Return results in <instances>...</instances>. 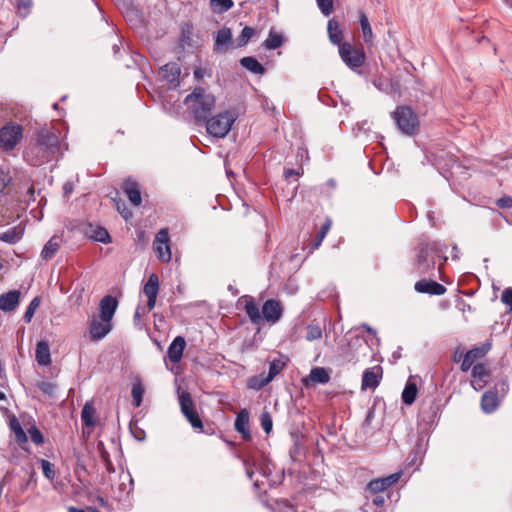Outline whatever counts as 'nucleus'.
<instances>
[{"label": "nucleus", "mask_w": 512, "mask_h": 512, "mask_svg": "<svg viewBox=\"0 0 512 512\" xmlns=\"http://www.w3.org/2000/svg\"><path fill=\"white\" fill-rule=\"evenodd\" d=\"M237 119V114L232 110H225L212 117H208L205 123L206 131L215 138H224L231 130Z\"/></svg>", "instance_id": "5"}, {"label": "nucleus", "mask_w": 512, "mask_h": 512, "mask_svg": "<svg viewBox=\"0 0 512 512\" xmlns=\"http://www.w3.org/2000/svg\"><path fill=\"white\" fill-rule=\"evenodd\" d=\"M20 291L9 290L0 296V310L9 312L14 310L19 304Z\"/></svg>", "instance_id": "23"}, {"label": "nucleus", "mask_w": 512, "mask_h": 512, "mask_svg": "<svg viewBox=\"0 0 512 512\" xmlns=\"http://www.w3.org/2000/svg\"><path fill=\"white\" fill-rule=\"evenodd\" d=\"M84 233L88 238H90L94 241L101 242V243H110L111 242V238H110L108 231L101 226H95L91 223L86 224L84 227Z\"/></svg>", "instance_id": "20"}, {"label": "nucleus", "mask_w": 512, "mask_h": 512, "mask_svg": "<svg viewBox=\"0 0 512 512\" xmlns=\"http://www.w3.org/2000/svg\"><path fill=\"white\" fill-rule=\"evenodd\" d=\"M499 406L498 394L493 391H487L482 395L481 408L485 413L494 412Z\"/></svg>", "instance_id": "25"}, {"label": "nucleus", "mask_w": 512, "mask_h": 512, "mask_svg": "<svg viewBox=\"0 0 512 512\" xmlns=\"http://www.w3.org/2000/svg\"><path fill=\"white\" fill-rule=\"evenodd\" d=\"M271 270H270V273L271 274H276L278 276H280V272L278 271V260L277 258L271 263Z\"/></svg>", "instance_id": "62"}, {"label": "nucleus", "mask_w": 512, "mask_h": 512, "mask_svg": "<svg viewBox=\"0 0 512 512\" xmlns=\"http://www.w3.org/2000/svg\"><path fill=\"white\" fill-rule=\"evenodd\" d=\"M298 175H299V173L296 170H294V169H287V170H285V177L287 179H289L291 177H294V176H298Z\"/></svg>", "instance_id": "64"}, {"label": "nucleus", "mask_w": 512, "mask_h": 512, "mask_svg": "<svg viewBox=\"0 0 512 512\" xmlns=\"http://www.w3.org/2000/svg\"><path fill=\"white\" fill-rule=\"evenodd\" d=\"M143 288H159L158 276L152 273Z\"/></svg>", "instance_id": "55"}, {"label": "nucleus", "mask_w": 512, "mask_h": 512, "mask_svg": "<svg viewBox=\"0 0 512 512\" xmlns=\"http://www.w3.org/2000/svg\"><path fill=\"white\" fill-rule=\"evenodd\" d=\"M188 111L197 123L204 122L215 107L214 95L202 87H196L184 99Z\"/></svg>", "instance_id": "3"}, {"label": "nucleus", "mask_w": 512, "mask_h": 512, "mask_svg": "<svg viewBox=\"0 0 512 512\" xmlns=\"http://www.w3.org/2000/svg\"><path fill=\"white\" fill-rule=\"evenodd\" d=\"M179 405L182 414L185 416V418L191 424V426L195 430H198L199 432H204L203 422L195 410L194 402L189 392L183 391L179 395Z\"/></svg>", "instance_id": "8"}, {"label": "nucleus", "mask_w": 512, "mask_h": 512, "mask_svg": "<svg viewBox=\"0 0 512 512\" xmlns=\"http://www.w3.org/2000/svg\"><path fill=\"white\" fill-rule=\"evenodd\" d=\"M284 43V38L281 34L271 30L268 38L264 42V46L269 50H275L281 47Z\"/></svg>", "instance_id": "36"}, {"label": "nucleus", "mask_w": 512, "mask_h": 512, "mask_svg": "<svg viewBox=\"0 0 512 512\" xmlns=\"http://www.w3.org/2000/svg\"><path fill=\"white\" fill-rule=\"evenodd\" d=\"M491 349V343L485 342L478 347H473L468 350L461 361L460 369L462 372H467L474 366V362L483 358Z\"/></svg>", "instance_id": "11"}, {"label": "nucleus", "mask_w": 512, "mask_h": 512, "mask_svg": "<svg viewBox=\"0 0 512 512\" xmlns=\"http://www.w3.org/2000/svg\"><path fill=\"white\" fill-rule=\"evenodd\" d=\"M373 504H375L378 507H381L385 503V498L382 495L375 494V496L372 499Z\"/></svg>", "instance_id": "60"}, {"label": "nucleus", "mask_w": 512, "mask_h": 512, "mask_svg": "<svg viewBox=\"0 0 512 512\" xmlns=\"http://www.w3.org/2000/svg\"><path fill=\"white\" fill-rule=\"evenodd\" d=\"M446 251L447 246L440 242H420L416 247L415 269L419 274H424L430 269H434L436 259H443V262L447 261Z\"/></svg>", "instance_id": "4"}, {"label": "nucleus", "mask_w": 512, "mask_h": 512, "mask_svg": "<svg viewBox=\"0 0 512 512\" xmlns=\"http://www.w3.org/2000/svg\"><path fill=\"white\" fill-rule=\"evenodd\" d=\"M463 356L464 354L459 349H456L452 354V361L459 363L461 360H463Z\"/></svg>", "instance_id": "61"}, {"label": "nucleus", "mask_w": 512, "mask_h": 512, "mask_svg": "<svg viewBox=\"0 0 512 512\" xmlns=\"http://www.w3.org/2000/svg\"><path fill=\"white\" fill-rule=\"evenodd\" d=\"M36 361L39 365L47 366L51 364L50 347L46 341H39L35 351Z\"/></svg>", "instance_id": "24"}, {"label": "nucleus", "mask_w": 512, "mask_h": 512, "mask_svg": "<svg viewBox=\"0 0 512 512\" xmlns=\"http://www.w3.org/2000/svg\"><path fill=\"white\" fill-rule=\"evenodd\" d=\"M194 77L196 80H201L204 77V70L197 68L194 71Z\"/></svg>", "instance_id": "63"}, {"label": "nucleus", "mask_w": 512, "mask_h": 512, "mask_svg": "<svg viewBox=\"0 0 512 512\" xmlns=\"http://www.w3.org/2000/svg\"><path fill=\"white\" fill-rule=\"evenodd\" d=\"M229 44L233 45L231 29L223 27L216 34L213 49L217 52H226Z\"/></svg>", "instance_id": "21"}, {"label": "nucleus", "mask_w": 512, "mask_h": 512, "mask_svg": "<svg viewBox=\"0 0 512 512\" xmlns=\"http://www.w3.org/2000/svg\"><path fill=\"white\" fill-rule=\"evenodd\" d=\"M322 337V329L319 325H308L306 332V339L308 341H314Z\"/></svg>", "instance_id": "43"}, {"label": "nucleus", "mask_w": 512, "mask_h": 512, "mask_svg": "<svg viewBox=\"0 0 512 512\" xmlns=\"http://www.w3.org/2000/svg\"><path fill=\"white\" fill-rule=\"evenodd\" d=\"M118 304L119 301L117 297L112 295L104 296L99 303V317L104 321H111L116 312Z\"/></svg>", "instance_id": "16"}, {"label": "nucleus", "mask_w": 512, "mask_h": 512, "mask_svg": "<svg viewBox=\"0 0 512 512\" xmlns=\"http://www.w3.org/2000/svg\"><path fill=\"white\" fill-rule=\"evenodd\" d=\"M417 392L418 389L416 383L412 378H409L402 392L403 403L406 405H412L416 400Z\"/></svg>", "instance_id": "29"}, {"label": "nucleus", "mask_w": 512, "mask_h": 512, "mask_svg": "<svg viewBox=\"0 0 512 512\" xmlns=\"http://www.w3.org/2000/svg\"><path fill=\"white\" fill-rule=\"evenodd\" d=\"M359 22L362 30L363 40L366 44L373 42V32L368 17L364 12H359Z\"/></svg>", "instance_id": "32"}, {"label": "nucleus", "mask_w": 512, "mask_h": 512, "mask_svg": "<svg viewBox=\"0 0 512 512\" xmlns=\"http://www.w3.org/2000/svg\"><path fill=\"white\" fill-rule=\"evenodd\" d=\"M392 118L395 120L399 130L406 135H414L419 127V120L414 111L408 106H400L393 113Z\"/></svg>", "instance_id": "6"}, {"label": "nucleus", "mask_w": 512, "mask_h": 512, "mask_svg": "<svg viewBox=\"0 0 512 512\" xmlns=\"http://www.w3.org/2000/svg\"><path fill=\"white\" fill-rule=\"evenodd\" d=\"M186 346L184 337L177 336L171 342L167 350V356L172 363H178L183 357V351Z\"/></svg>", "instance_id": "19"}, {"label": "nucleus", "mask_w": 512, "mask_h": 512, "mask_svg": "<svg viewBox=\"0 0 512 512\" xmlns=\"http://www.w3.org/2000/svg\"><path fill=\"white\" fill-rule=\"evenodd\" d=\"M133 402L136 407H139L142 403L144 389L140 384H134L131 391Z\"/></svg>", "instance_id": "45"}, {"label": "nucleus", "mask_w": 512, "mask_h": 512, "mask_svg": "<svg viewBox=\"0 0 512 512\" xmlns=\"http://www.w3.org/2000/svg\"><path fill=\"white\" fill-rule=\"evenodd\" d=\"M414 288H445V287L435 280L423 278V279L418 280L415 283Z\"/></svg>", "instance_id": "47"}, {"label": "nucleus", "mask_w": 512, "mask_h": 512, "mask_svg": "<svg viewBox=\"0 0 512 512\" xmlns=\"http://www.w3.org/2000/svg\"><path fill=\"white\" fill-rule=\"evenodd\" d=\"M254 29L246 26L242 29L241 34L234 40L233 48H240L245 46L254 35Z\"/></svg>", "instance_id": "37"}, {"label": "nucleus", "mask_w": 512, "mask_h": 512, "mask_svg": "<svg viewBox=\"0 0 512 512\" xmlns=\"http://www.w3.org/2000/svg\"><path fill=\"white\" fill-rule=\"evenodd\" d=\"M96 410L90 402H86L81 411V420L83 424L88 427H94L96 425L95 418Z\"/></svg>", "instance_id": "30"}, {"label": "nucleus", "mask_w": 512, "mask_h": 512, "mask_svg": "<svg viewBox=\"0 0 512 512\" xmlns=\"http://www.w3.org/2000/svg\"><path fill=\"white\" fill-rule=\"evenodd\" d=\"M24 229L20 227H13L5 232L0 233V241L15 244L23 236Z\"/></svg>", "instance_id": "31"}, {"label": "nucleus", "mask_w": 512, "mask_h": 512, "mask_svg": "<svg viewBox=\"0 0 512 512\" xmlns=\"http://www.w3.org/2000/svg\"><path fill=\"white\" fill-rule=\"evenodd\" d=\"M235 430L241 434L243 440H251V432L249 425V411L246 408L241 409L235 419Z\"/></svg>", "instance_id": "18"}, {"label": "nucleus", "mask_w": 512, "mask_h": 512, "mask_svg": "<svg viewBox=\"0 0 512 512\" xmlns=\"http://www.w3.org/2000/svg\"><path fill=\"white\" fill-rule=\"evenodd\" d=\"M11 181L12 177L10 175L9 169L0 167V195L5 194L6 189Z\"/></svg>", "instance_id": "42"}, {"label": "nucleus", "mask_w": 512, "mask_h": 512, "mask_svg": "<svg viewBox=\"0 0 512 512\" xmlns=\"http://www.w3.org/2000/svg\"><path fill=\"white\" fill-rule=\"evenodd\" d=\"M153 248L159 260L164 262H169L171 260L172 255L169 245L168 229H161L156 234L153 242Z\"/></svg>", "instance_id": "10"}, {"label": "nucleus", "mask_w": 512, "mask_h": 512, "mask_svg": "<svg viewBox=\"0 0 512 512\" xmlns=\"http://www.w3.org/2000/svg\"><path fill=\"white\" fill-rule=\"evenodd\" d=\"M97 449L100 452V457L104 461L107 458H110V455L108 451L105 449L104 443L102 441H99L97 444Z\"/></svg>", "instance_id": "57"}, {"label": "nucleus", "mask_w": 512, "mask_h": 512, "mask_svg": "<svg viewBox=\"0 0 512 512\" xmlns=\"http://www.w3.org/2000/svg\"><path fill=\"white\" fill-rule=\"evenodd\" d=\"M59 248H60L59 238L57 236H53L44 245V247L41 251V257L45 260H49L52 257H54V255L59 250Z\"/></svg>", "instance_id": "33"}, {"label": "nucleus", "mask_w": 512, "mask_h": 512, "mask_svg": "<svg viewBox=\"0 0 512 512\" xmlns=\"http://www.w3.org/2000/svg\"><path fill=\"white\" fill-rule=\"evenodd\" d=\"M19 9L29 10L32 6V0H16Z\"/></svg>", "instance_id": "58"}, {"label": "nucleus", "mask_w": 512, "mask_h": 512, "mask_svg": "<svg viewBox=\"0 0 512 512\" xmlns=\"http://www.w3.org/2000/svg\"><path fill=\"white\" fill-rule=\"evenodd\" d=\"M124 190L131 204H133L134 206H139L141 204V192L136 182L127 181L125 183Z\"/></svg>", "instance_id": "28"}, {"label": "nucleus", "mask_w": 512, "mask_h": 512, "mask_svg": "<svg viewBox=\"0 0 512 512\" xmlns=\"http://www.w3.org/2000/svg\"><path fill=\"white\" fill-rule=\"evenodd\" d=\"M59 137L49 129H41L36 142L30 145L24 153L25 160L32 166H41L52 161L59 152Z\"/></svg>", "instance_id": "1"}, {"label": "nucleus", "mask_w": 512, "mask_h": 512, "mask_svg": "<svg viewBox=\"0 0 512 512\" xmlns=\"http://www.w3.org/2000/svg\"><path fill=\"white\" fill-rule=\"evenodd\" d=\"M111 321H104L100 317L94 318L89 324V336L91 341L103 339L112 330Z\"/></svg>", "instance_id": "14"}, {"label": "nucleus", "mask_w": 512, "mask_h": 512, "mask_svg": "<svg viewBox=\"0 0 512 512\" xmlns=\"http://www.w3.org/2000/svg\"><path fill=\"white\" fill-rule=\"evenodd\" d=\"M159 290H142L139 293V303L143 304L144 312L149 313L156 305Z\"/></svg>", "instance_id": "26"}, {"label": "nucleus", "mask_w": 512, "mask_h": 512, "mask_svg": "<svg viewBox=\"0 0 512 512\" xmlns=\"http://www.w3.org/2000/svg\"><path fill=\"white\" fill-rule=\"evenodd\" d=\"M11 428L15 432V436L18 441H26L27 440V436L18 422H15V423L12 422Z\"/></svg>", "instance_id": "51"}, {"label": "nucleus", "mask_w": 512, "mask_h": 512, "mask_svg": "<svg viewBox=\"0 0 512 512\" xmlns=\"http://www.w3.org/2000/svg\"><path fill=\"white\" fill-rule=\"evenodd\" d=\"M210 5L215 13H224L234 5L232 0H210Z\"/></svg>", "instance_id": "39"}, {"label": "nucleus", "mask_w": 512, "mask_h": 512, "mask_svg": "<svg viewBox=\"0 0 512 512\" xmlns=\"http://www.w3.org/2000/svg\"><path fill=\"white\" fill-rule=\"evenodd\" d=\"M39 462L45 477L48 478L49 480H53L56 476L55 470L53 469V465L48 460L45 459H40Z\"/></svg>", "instance_id": "44"}, {"label": "nucleus", "mask_w": 512, "mask_h": 512, "mask_svg": "<svg viewBox=\"0 0 512 512\" xmlns=\"http://www.w3.org/2000/svg\"><path fill=\"white\" fill-rule=\"evenodd\" d=\"M39 305H40V297L36 296L31 300L30 304L28 305V307L24 313L23 320L26 323L31 322L33 315H34L36 309L39 307Z\"/></svg>", "instance_id": "41"}, {"label": "nucleus", "mask_w": 512, "mask_h": 512, "mask_svg": "<svg viewBox=\"0 0 512 512\" xmlns=\"http://www.w3.org/2000/svg\"><path fill=\"white\" fill-rule=\"evenodd\" d=\"M271 380H268V377L265 372L260 373L259 375L253 376L248 381V387L253 390H260L266 385H268Z\"/></svg>", "instance_id": "38"}, {"label": "nucleus", "mask_w": 512, "mask_h": 512, "mask_svg": "<svg viewBox=\"0 0 512 512\" xmlns=\"http://www.w3.org/2000/svg\"><path fill=\"white\" fill-rule=\"evenodd\" d=\"M30 436H31V440L35 444H42L44 442V437H43L42 433L35 427L30 430Z\"/></svg>", "instance_id": "54"}, {"label": "nucleus", "mask_w": 512, "mask_h": 512, "mask_svg": "<svg viewBox=\"0 0 512 512\" xmlns=\"http://www.w3.org/2000/svg\"><path fill=\"white\" fill-rule=\"evenodd\" d=\"M339 55L342 61L352 70L356 71L365 61V54L362 50L354 48L349 43L340 45Z\"/></svg>", "instance_id": "9"}, {"label": "nucleus", "mask_w": 512, "mask_h": 512, "mask_svg": "<svg viewBox=\"0 0 512 512\" xmlns=\"http://www.w3.org/2000/svg\"><path fill=\"white\" fill-rule=\"evenodd\" d=\"M320 11L329 16L333 11V0H316Z\"/></svg>", "instance_id": "50"}, {"label": "nucleus", "mask_w": 512, "mask_h": 512, "mask_svg": "<svg viewBox=\"0 0 512 512\" xmlns=\"http://www.w3.org/2000/svg\"><path fill=\"white\" fill-rule=\"evenodd\" d=\"M147 312H144V306L141 303H138L136 310L133 315V323L136 327L141 328L142 326V318L147 315Z\"/></svg>", "instance_id": "49"}, {"label": "nucleus", "mask_w": 512, "mask_h": 512, "mask_svg": "<svg viewBox=\"0 0 512 512\" xmlns=\"http://www.w3.org/2000/svg\"><path fill=\"white\" fill-rule=\"evenodd\" d=\"M116 206L117 210L120 212V214L125 220H128L132 216V213L128 209H126L125 204L123 202H117Z\"/></svg>", "instance_id": "56"}, {"label": "nucleus", "mask_w": 512, "mask_h": 512, "mask_svg": "<svg viewBox=\"0 0 512 512\" xmlns=\"http://www.w3.org/2000/svg\"><path fill=\"white\" fill-rule=\"evenodd\" d=\"M491 377V371L484 363H477L471 369V386L476 390H482Z\"/></svg>", "instance_id": "12"}, {"label": "nucleus", "mask_w": 512, "mask_h": 512, "mask_svg": "<svg viewBox=\"0 0 512 512\" xmlns=\"http://www.w3.org/2000/svg\"><path fill=\"white\" fill-rule=\"evenodd\" d=\"M22 137V126L9 122L0 129V148L4 151H11L19 144Z\"/></svg>", "instance_id": "7"}, {"label": "nucleus", "mask_w": 512, "mask_h": 512, "mask_svg": "<svg viewBox=\"0 0 512 512\" xmlns=\"http://www.w3.org/2000/svg\"><path fill=\"white\" fill-rule=\"evenodd\" d=\"M284 363L279 359H274L269 364V372L266 374L268 380H273L284 368Z\"/></svg>", "instance_id": "40"}, {"label": "nucleus", "mask_w": 512, "mask_h": 512, "mask_svg": "<svg viewBox=\"0 0 512 512\" xmlns=\"http://www.w3.org/2000/svg\"><path fill=\"white\" fill-rule=\"evenodd\" d=\"M501 301L512 311V290H503Z\"/></svg>", "instance_id": "53"}, {"label": "nucleus", "mask_w": 512, "mask_h": 512, "mask_svg": "<svg viewBox=\"0 0 512 512\" xmlns=\"http://www.w3.org/2000/svg\"><path fill=\"white\" fill-rule=\"evenodd\" d=\"M327 30L330 41L340 48V45L344 44L345 42H342L343 34L338 22L334 19L329 20Z\"/></svg>", "instance_id": "27"}, {"label": "nucleus", "mask_w": 512, "mask_h": 512, "mask_svg": "<svg viewBox=\"0 0 512 512\" xmlns=\"http://www.w3.org/2000/svg\"><path fill=\"white\" fill-rule=\"evenodd\" d=\"M180 72V66L175 62L167 63L160 68L162 77L174 86L179 84Z\"/></svg>", "instance_id": "22"}, {"label": "nucleus", "mask_w": 512, "mask_h": 512, "mask_svg": "<svg viewBox=\"0 0 512 512\" xmlns=\"http://www.w3.org/2000/svg\"><path fill=\"white\" fill-rule=\"evenodd\" d=\"M37 387L41 392L50 396L54 395L56 391V385L50 381H40L37 383Z\"/></svg>", "instance_id": "48"}, {"label": "nucleus", "mask_w": 512, "mask_h": 512, "mask_svg": "<svg viewBox=\"0 0 512 512\" xmlns=\"http://www.w3.org/2000/svg\"><path fill=\"white\" fill-rule=\"evenodd\" d=\"M331 379L330 372L324 367H314L310 370L308 376L303 378L305 386H315L316 384H327Z\"/></svg>", "instance_id": "17"}, {"label": "nucleus", "mask_w": 512, "mask_h": 512, "mask_svg": "<svg viewBox=\"0 0 512 512\" xmlns=\"http://www.w3.org/2000/svg\"><path fill=\"white\" fill-rule=\"evenodd\" d=\"M331 226H332V220L330 218H326L324 223L321 225V228L318 231L315 239L313 240L311 252L316 250V249H318L320 247V245L322 244L324 238L326 237V235L330 231Z\"/></svg>", "instance_id": "35"}, {"label": "nucleus", "mask_w": 512, "mask_h": 512, "mask_svg": "<svg viewBox=\"0 0 512 512\" xmlns=\"http://www.w3.org/2000/svg\"><path fill=\"white\" fill-rule=\"evenodd\" d=\"M400 477L401 472H396L386 477L371 480L367 485V490L372 494H378L395 485Z\"/></svg>", "instance_id": "13"}, {"label": "nucleus", "mask_w": 512, "mask_h": 512, "mask_svg": "<svg viewBox=\"0 0 512 512\" xmlns=\"http://www.w3.org/2000/svg\"><path fill=\"white\" fill-rule=\"evenodd\" d=\"M243 465L245 467L247 477L251 480L253 478L254 471L251 468L250 462L247 459H243Z\"/></svg>", "instance_id": "59"}, {"label": "nucleus", "mask_w": 512, "mask_h": 512, "mask_svg": "<svg viewBox=\"0 0 512 512\" xmlns=\"http://www.w3.org/2000/svg\"><path fill=\"white\" fill-rule=\"evenodd\" d=\"M261 427L265 433L269 434L273 427L272 417L269 412L264 411L260 417Z\"/></svg>", "instance_id": "46"}, {"label": "nucleus", "mask_w": 512, "mask_h": 512, "mask_svg": "<svg viewBox=\"0 0 512 512\" xmlns=\"http://www.w3.org/2000/svg\"><path fill=\"white\" fill-rule=\"evenodd\" d=\"M496 204L501 209H510V208H512V197L509 195H505V196L499 198L496 201Z\"/></svg>", "instance_id": "52"}, {"label": "nucleus", "mask_w": 512, "mask_h": 512, "mask_svg": "<svg viewBox=\"0 0 512 512\" xmlns=\"http://www.w3.org/2000/svg\"><path fill=\"white\" fill-rule=\"evenodd\" d=\"M240 63L244 68H246L247 70H249L250 72H252L254 74L261 75L265 72V68L254 57H251V56L243 57L240 60Z\"/></svg>", "instance_id": "34"}, {"label": "nucleus", "mask_w": 512, "mask_h": 512, "mask_svg": "<svg viewBox=\"0 0 512 512\" xmlns=\"http://www.w3.org/2000/svg\"><path fill=\"white\" fill-rule=\"evenodd\" d=\"M237 304L244 309L253 325H259L263 320L270 324H276L282 318L284 312L282 303L276 299L266 300L261 311L254 297L250 295L241 296Z\"/></svg>", "instance_id": "2"}, {"label": "nucleus", "mask_w": 512, "mask_h": 512, "mask_svg": "<svg viewBox=\"0 0 512 512\" xmlns=\"http://www.w3.org/2000/svg\"><path fill=\"white\" fill-rule=\"evenodd\" d=\"M383 370L381 366H374L364 370L362 375L361 389H375L379 386L382 379Z\"/></svg>", "instance_id": "15"}]
</instances>
